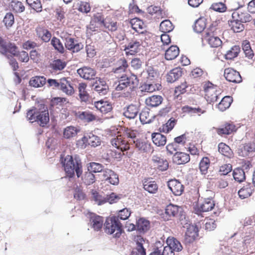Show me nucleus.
Returning <instances> with one entry per match:
<instances>
[{
  "instance_id": "16",
  "label": "nucleus",
  "mask_w": 255,
  "mask_h": 255,
  "mask_svg": "<svg viewBox=\"0 0 255 255\" xmlns=\"http://www.w3.org/2000/svg\"><path fill=\"white\" fill-rule=\"evenodd\" d=\"M136 231L139 234H145L150 228V222L145 218H139L136 222Z\"/></svg>"
},
{
  "instance_id": "38",
  "label": "nucleus",
  "mask_w": 255,
  "mask_h": 255,
  "mask_svg": "<svg viewBox=\"0 0 255 255\" xmlns=\"http://www.w3.org/2000/svg\"><path fill=\"white\" fill-rule=\"evenodd\" d=\"M143 185L144 190L150 193H155L158 190V185L154 181H145Z\"/></svg>"
},
{
  "instance_id": "27",
  "label": "nucleus",
  "mask_w": 255,
  "mask_h": 255,
  "mask_svg": "<svg viewBox=\"0 0 255 255\" xmlns=\"http://www.w3.org/2000/svg\"><path fill=\"white\" fill-rule=\"evenodd\" d=\"M236 126L233 123H227L224 127L217 129V132L219 135H223L230 134L236 130Z\"/></svg>"
},
{
  "instance_id": "51",
  "label": "nucleus",
  "mask_w": 255,
  "mask_h": 255,
  "mask_svg": "<svg viewBox=\"0 0 255 255\" xmlns=\"http://www.w3.org/2000/svg\"><path fill=\"white\" fill-rule=\"evenodd\" d=\"M240 51V47L239 46L235 45L229 50L225 55L226 59H233L238 56Z\"/></svg>"
},
{
  "instance_id": "21",
  "label": "nucleus",
  "mask_w": 255,
  "mask_h": 255,
  "mask_svg": "<svg viewBox=\"0 0 255 255\" xmlns=\"http://www.w3.org/2000/svg\"><path fill=\"white\" fill-rule=\"evenodd\" d=\"M172 160L174 163L178 164H184L188 163L190 160L189 154L183 152H176L173 156Z\"/></svg>"
},
{
  "instance_id": "54",
  "label": "nucleus",
  "mask_w": 255,
  "mask_h": 255,
  "mask_svg": "<svg viewBox=\"0 0 255 255\" xmlns=\"http://www.w3.org/2000/svg\"><path fill=\"white\" fill-rule=\"evenodd\" d=\"M135 241L137 245L136 249L138 252L141 253V255H146V250L143 246V242L145 241L144 238L141 236H137Z\"/></svg>"
},
{
  "instance_id": "60",
  "label": "nucleus",
  "mask_w": 255,
  "mask_h": 255,
  "mask_svg": "<svg viewBox=\"0 0 255 255\" xmlns=\"http://www.w3.org/2000/svg\"><path fill=\"white\" fill-rule=\"evenodd\" d=\"M3 22L6 27H11L14 22V15L11 12H7L4 17Z\"/></svg>"
},
{
  "instance_id": "31",
  "label": "nucleus",
  "mask_w": 255,
  "mask_h": 255,
  "mask_svg": "<svg viewBox=\"0 0 255 255\" xmlns=\"http://www.w3.org/2000/svg\"><path fill=\"white\" fill-rule=\"evenodd\" d=\"M134 143L135 147L140 152H148L151 149V144L147 142L137 139L134 140Z\"/></svg>"
},
{
  "instance_id": "37",
  "label": "nucleus",
  "mask_w": 255,
  "mask_h": 255,
  "mask_svg": "<svg viewBox=\"0 0 255 255\" xmlns=\"http://www.w3.org/2000/svg\"><path fill=\"white\" fill-rule=\"evenodd\" d=\"M46 82V80L44 76H35L30 80L29 84L31 86L38 88L43 86Z\"/></svg>"
},
{
  "instance_id": "35",
  "label": "nucleus",
  "mask_w": 255,
  "mask_h": 255,
  "mask_svg": "<svg viewBox=\"0 0 255 255\" xmlns=\"http://www.w3.org/2000/svg\"><path fill=\"white\" fill-rule=\"evenodd\" d=\"M58 89L62 90L68 95H71L74 93L73 87L68 84V81L65 78L60 80L59 88Z\"/></svg>"
},
{
  "instance_id": "56",
  "label": "nucleus",
  "mask_w": 255,
  "mask_h": 255,
  "mask_svg": "<svg viewBox=\"0 0 255 255\" xmlns=\"http://www.w3.org/2000/svg\"><path fill=\"white\" fill-rule=\"evenodd\" d=\"M208 44L212 47H218L222 44V41L218 36H211L208 39Z\"/></svg>"
},
{
  "instance_id": "20",
  "label": "nucleus",
  "mask_w": 255,
  "mask_h": 255,
  "mask_svg": "<svg viewBox=\"0 0 255 255\" xmlns=\"http://www.w3.org/2000/svg\"><path fill=\"white\" fill-rule=\"evenodd\" d=\"M104 218L95 214H91L90 222L91 226L95 231L100 230L103 225Z\"/></svg>"
},
{
  "instance_id": "26",
  "label": "nucleus",
  "mask_w": 255,
  "mask_h": 255,
  "mask_svg": "<svg viewBox=\"0 0 255 255\" xmlns=\"http://www.w3.org/2000/svg\"><path fill=\"white\" fill-rule=\"evenodd\" d=\"M152 140L157 146H164L166 143V137L160 132H154L151 135Z\"/></svg>"
},
{
  "instance_id": "9",
  "label": "nucleus",
  "mask_w": 255,
  "mask_h": 255,
  "mask_svg": "<svg viewBox=\"0 0 255 255\" xmlns=\"http://www.w3.org/2000/svg\"><path fill=\"white\" fill-rule=\"evenodd\" d=\"M215 205L212 198H206L202 203H198L194 207L195 213L199 214L201 212H208L214 208Z\"/></svg>"
},
{
  "instance_id": "41",
  "label": "nucleus",
  "mask_w": 255,
  "mask_h": 255,
  "mask_svg": "<svg viewBox=\"0 0 255 255\" xmlns=\"http://www.w3.org/2000/svg\"><path fill=\"white\" fill-rule=\"evenodd\" d=\"M67 63L60 59L54 60L52 63L50 64V67L54 71H61L66 66Z\"/></svg>"
},
{
  "instance_id": "29",
  "label": "nucleus",
  "mask_w": 255,
  "mask_h": 255,
  "mask_svg": "<svg viewBox=\"0 0 255 255\" xmlns=\"http://www.w3.org/2000/svg\"><path fill=\"white\" fill-rule=\"evenodd\" d=\"M128 65L127 60L124 58L120 59L117 63V66L113 69V72L115 74H119L126 72Z\"/></svg>"
},
{
  "instance_id": "59",
  "label": "nucleus",
  "mask_w": 255,
  "mask_h": 255,
  "mask_svg": "<svg viewBox=\"0 0 255 255\" xmlns=\"http://www.w3.org/2000/svg\"><path fill=\"white\" fill-rule=\"evenodd\" d=\"M124 134L126 136L130 139L128 141L130 142L132 141L134 143V140H135V139L136 137L137 131L131 128H127L125 130Z\"/></svg>"
},
{
  "instance_id": "34",
  "label": "nucleus",
  "mask_w": 255,
  "mask_h": 255,
  "mask_svg": "<svg viewBox=\"0 0 255 255\" xmlns=\"http://www.w3.org/2000/svg\"><path fill=\"white\" fill-rule=\"evenodd\" d=\"M87 85L84 83H80L78 86L79 96L81 102H87L89 100V95L86 91Z\"/></svg>"
},
{
  "instance_id": "64",
  "label": "nucleus",
  "mask_w": 255,
  "mask_h": 255,
  "mask_svg": "<svg viewBox=\"0 0 255 255\" xmlns=\"http://www.w3.org/2000/svg\"><path fill=\"white\" fill-rule=\"evenodd\" d=\"M78 9L81 12L87 13L90 11L91 6L89 2L81 1Z\"/></svg>"
},
{
  "instance_id": "61",
  "label": "nucleus",
  "mask_w": 255,
  "mask_h": 255,
  "mask_svg": "<svg viewBox=\"0 0 255 255\" xmlns=\"http://www.w3.org/2000/svg\"><path fill=\"white\" fill-rule=\"evenodd\" d=\"M105 198V203L109 202L110 204H113L117 202L121 199V197L115 193L112 192L109 195H106Z\"/></svg>"
},
{
  "instance_id": "7",
  "label": "nucleus",
  "mask_w": 255,
  "mask_h": 255,
  "mask_svg": "<svg viewBox=\"0 0 255 255\" xmlns=\"http://www.w3.org/2000/svg\"><path fill=\"white\" fill-rule=\"evenodd\" d=\"M8 47H9V53L18 57V60L22 62H28L29 57L27 52L25 51H19L18 47L14 43L8 42Z\"/></svg>"
},
{
  "instance_id": "28",
  "label": "nucleus",
  "mask_w": 255,
  "mask_h": 255,
  "mask_svg": "<svg viewBox=\"0 0 255 255\" xmlns=\"http://www.w3.org/2000/svg\"><path fill=\"white\" fill-rule=\"evenodd\" d=\"M163 101V98L159 95H153L148 97L145 100V103L147 106L156 107L160 105Z\"/></svg>"
},
{
  "instance_id": "8",
  "label": "nucleus",
  "mask_w": 255,
  "mask_h": 255,
  "mask_svg": "<svg viewBox=\"0 0 255 255\" xmlns=\"http://www.w3.org/2000/svg\"><path fill=\"white\" fill-rule=\"evenodd\" d=\"M166 243L167 246L164 247L163 255H168L169 254L168 251H175L178 252L182 249L181 243L173 237L167 238L166 240Z\"/></svg>"
},
{
  "instance_id": "1",
  "label": "nucleus",
  "mask_w": 255,
  "mask_h": 255,
  "mask_svg": "<svg viewBox=\"0 0 255 255\" xmlns=\"http://www.w3.org/2000/svg\"><path fill=\"white\" fill-rule=\"evenodd\" d=\"M61 163L67 176L72 178L75 176V172L78 178L82 176L83 172L81 160L79 156L75 155H67L64 159L61 160Z\"/></svg>"
},
{
  "instance_id": "55",
  "label": "nucleus",
  "mask_w": 255,
  "mask_h": 255,
  "mask_svg": "<svg viewBox=\"0 0 255 255\" xmlns=\"http://www.w3.org/2000/svg\"><path fill=\"white\" fill-rule=\"evenodd\" d=\"M26 3L36 12L42 10V4L40 0H26Z\"/></svg>"
},
{
  "instance_id": "47",
  "label": "nucleus",
  "mask_w": 255,
  "mask_h": 255,
  "mask_svg": "<svg viewBox=\"0 0 255 255\" xmlns=\"http://www.w3.org/2000/svg\"><path fill=\"white\" fill-rule=\"evenodd\" d=\"M82 179L86 185H90L95 182V176L92 172L88 170L82 176Z\"/></svg>"
},
{
  "instance_id": "13",
  "label": "nucleus",
  "mask_w": 255,
  "mask_h": 255,
  "mask_svg": "<svg viewBox=\"0 0 255 255\" xmlns=\"http://www.w3.org/2000/svg\"><path fill=\"white\" fill-rule=\"evenodd\" d=\"M224 77L227 81L230 82L239 83L242 81L240 73L232 68L225 69Z\"/></svg>"
},
{
  "instance_id": "48",
  "label": "nucleus",
  "mask_w": 255,
  "mask_h": 255,
  "mask_svg": "<svg viewBox=\"0 0 255 255\" xmlns=\"http://www.w3.org/2000/svg\"><path fill=\"white\" fill-rule=\"evenodd\" d=\"M218 151L220 153L227 157H231L233 154L230 147L223 142H221L219 144Z\"/></svg>"
},
{
  "instance_id": "2",
  "label": "nucleus",
  "mask_w": 255,
  "mask_h": 255,
  "mask_svg": "<svg viewBox=\"0 0 255 255\" xmlns=\"http://www.w3.org/2000/svg\"><path fill=\"white\" fill-rule=\"evenodd\" d=\"M39 109L33 107L27 112V119L31 123L37 122L40 126L44 127L49 122V115L47 107L43 104Z\"/></svg>"
},
{
  "instance_id": "63",
  "label": "nucleus",
  "mask_w": 255,
  "mask_h": 255,
  "mask_svg": "<svg viewBox=\"0 0 255 255\" xmlns=\"http://www.w3.org/2000/svg\"><path fill=\"white\" fill-rule=\"evenodd\" d=\"M175 122L176 120L175 119L170 118L165 125L163 126L162 128L163 131L168 133L171 131L174 128L175 125Z\"/></svg>"
},
{
  "instance_id": "14",
  "label": "nucleus",
  "mask_w": 255,
  "mask_h": 255,
  "mask_svg": "<svg viewBox=\"0 0 255 255\" xmlns=\"http://www.w3.org/2000/svg\"><path fill=\"white\" fill-rule=\"evenodd\" d=\"M103 176L105 182L109 183L113 185H117L119 183L118 174L112 169L106 168L104 170Z\"/></svg>"
},
{
  "instance_id": "45",
  "label": "nucleus",
  "mask_w": 255,
  "mask_h": 255,
  "mask_svg": "<svg viewBox=\"0 0 255 255\" xmlns=\"http://www.w3.org/2000/svg\"><path fill=\"white\" fill-rule=\"evenodd\" d=\"M206 25L205 19L199 18L194 23V30L197 33H201L205 29Z\"/></svg>"
},
{
  "instance_id": "50",
  "label": "nucleus",
  "mask_w": 255,
  "mask_h": 255,
  "mask_svg": "<svg viewBox=\"0 0 255 255\" xmlns=\"http://www.w3.org/2000/svg\"><path fill=\"white\" fill-rule=\"evenodd\" d=\"M210 163V159L207 157H203L199 163V169L202 174H206Z\"/></svg>"
},
{
  "instance_id": "33",
  "label": "nucleus",
  "mask_w": 255,
  "mask_h": 255,
  "mask_svg": "<svg viewBox=\"0 0 255 255\" xmlns=\"http://www.w3.org/2000/svg\"><path fill=\"white\" fill-rule=\"evenodd\" d=\"M130 24L131 28L136 32L142 34L143 31H139L138 29H143L144 28V23L142 20L137 17L132 18L130 20Z\"/></svg>"
},
{
  "instance_id": "22",
  "label": "nucleus",
  "mask_w": 255,
  "mask_h": 255,
  "mask_svg": "<svg viewBox=\"0 0 255 255\" xmlns=\"http://www.w3.org/2000/svg\"><path fill=\"white\" fill-rule=\"evenodd\" d=\"M183 74L182 69L180 67L174 68L166 75V80L168 83H173L177 80Z\"/></svg>"
},
{
  "instance_id": "52",
  "label": "nucleus",
  "mask_w": 255,
  "mask_h": 255,
  "mask_svg": "<svg viewBox=\"0 0 255 255\" xmlns=\"http://www.w3.org/2000/svg\"><path fill=\"white\" fill-rule=\"evenodd\" d=\"M89 145L91 146L96 147L101 144L100 137L94 134L92 132L88 133Z\"/></svg>"
},
{
  "instance_id": "3",
  "label": "nucleus",
  "mask_w": 255,
  "mask_h": 255,
  "mask_svg": "<svg viewBox=\"0 0 255 255\" xmlns=\"http://www.w3.org/2000/svg\"><path fill=\"white\" fill-rule=\"evenodd\" d=\"M105 232L113 235V237L119 238L123 232V226L118 217L113 216L106 219L104 224Z\"/></svg>"
},
{
  "instance_id": "25",
  "label": "nucleus",
  "mask_w": 255,
  "mask_h": 255,
  "mask_svg": "<svg viewBox=\"0 0 255 255\" xmlns=\"http://www.w3.org/2000/svg\"><path fill=\"white\" fill-rule=\"evenodd\" d=\"M141 43L138 41L132 40L127 45H125V50L127 55H133L137 52V49L140 46Z\"/></svg>"
},
{
  "instance_id": "12",
  "label": "nucleus",
  "mask_w": 255,
  "mask_h": 255,
  "mask_svg": "<svg viewBox=\"0 0 255 255\" xmlns=\"http://www.w3.org/2000/svg\"><path fill=\"white\" fill-rule=\"evenodd\" d=\"M65 48L73 53L78 52L83 48V45L75 38L68 36L65 38Z\"/></svg>"
},
{
  "instance_id": "4",
  "label": "nucleus",
  "mask_w": 255,
  "mask_h": 255,
  "mask_svg": "<svg viewBox=\"0 0 255 255\" xmlns=\"http://www.w3.org/2000/svg\"><path fill=\"white\" fill-rule=\"evenodd\" d=\"M118 82L119 84L116 86V90L122 91L128 87H129L130 89L136 87L138 85V79L137 76L133 74H132L129 77L124 74L120 77Z\"/></svg>"
},
{
  "instance_id": "43",
  "label": "nucleus",
  "mask_w": 255,
  "mask_h": 255,
  "mask_svg": "<svg viewBox=\"0 0 255 255\" xmlns=\"http://www.w3.org/2000/svg\"><path fill=\"white\" fill-rule=\"evenodd\" d=\"M233 175L234 179L241 183L246 179L245 173L244 170L241 168H237L233 171Z\"/></svg>"
},
{
  "instance_id": "30",
  "label": "nucleus",
  "mask_w": 255,
  "mask_h": 255,
  "mask_svg": "<svg viewBox=\"0 0 255 255\" xmlns=\"http://www.w3.org/2000/svg\"><path fill=\"white\" fill-rule=\"evenodd\" d=\"M179 49L176 45H172L165 51V58L167 60H172L179 55Z\"/></svg>"
},
{
  "instance_id": "44",
  "label": "nucleus",
  "mask_w": 255,
  "mask_h": 255,
  "mask_svg": "<svg viewBox=\"0 0 255 255\" xmlns=\"http://www.w3.org/2000/svg\"><path fill=\"white\" fill-rule=\"evenodd\" d=\"M79 130L73 126L66 127L63 131V135L65 138L69 139L75 136Z\"/></svg>"
},
{
  "instance_id": "49",
  "label": "nucleus",
  "mask_w": 255,
  "mask_h": 255,
  "mask_svg": "<svg viewBox=\"0 0 255 255\" xmlns=\"http://www.w3.org/2000/svg\"><path fill=\"white\" fill-rule=\"evenodd\" d=\"M91 194L92 200L98 205H101L105 203V196L100 195L96 190H92Z\"/></svg>"
},
{
  "instance_id": "11",
  "label": "nucleus",
  "mask_w": 255,
  "mask_h": 255,
  "mask_svg": "<svg viewBox=\"0 0 255 255\" xmlns=\"http://www.w3.org/2000/svg\"><path fill=\"white\" fill-rule=\"evenodd\" d=\"M198 228L196 225H190L187 228L184 236V242L186 245H190L192 243L198 236Z\"/></svg>"
},
{
  "instance_id": "18",
  "label": "nucleus",
  "mask_w": 255,
  "mask_h": 255,
  "mask_svg": "<svg viewBox=\"0 0 255 255\" xmlns=\"http://www.w3.org/2000/svg\"><path fill=\"white\" fill-rule=\"evenodd\" d=\"M139 106L138 104H130L124 108L123 115L127 118L129 119H134L139 114Z\"/></svg>"
},
{
  "instance_id": "40",
  "label": "nucleus",
  "mask_w": 255,
  "mask_h": 255,
  "mask_svg": "<svg viewBox=\"0 0 255 255\" xmlns=\"http://www.w3.org/2000/svg\"><path fill=\"white\" fill-rule=\"evenodd\" d=\"M232 100L230 96H225L217 105L218 108L220 111L224 112L231 106Z\"/></svg>"
},
{
  "instance_id": "5",
  "label": "nucleus",
  "mask_w": 255,
  "mask_h": 255,
  "mask_svg": "<svg viewBox=\"0 0 255 255\" xmlns=\"http://www.w3.org/2000/svg\"><path fill=\"white\" fill-rule=\"evenodd\" d=\"M7 45V42L0 36V53L9 60V64L12 67L13 70L16 71L19 68L18 64L14 58L15 56L11 54H8L9 47Z\"/></svg>"
},
{
  "instance_id": "19",
  "label": "nucleus",
  "mask_w": 255,
  "mask_h": 255,
  "mask_svg": "<svg viewBox=\"0 0 255 255\" xmlns=\"http://www.w3.org/2000/svg\"><path fill=\"white\" fill-rule=\"evenodd\" d=\"M77 72L80 77L86 80L94 79L96 74V72L94 69L88 66L79 68L77 70Z\"/></svg>"
},
{
  "instance_id": "15",
  "label": "nucleus",
  "mask_w": 255,
  "mask_h": 255,
  "mask_svg": "<svg viewBox=\"0 0 255 255\" xmlns=\"http://www.w3.org/2000/svg\"><path fill=\"white\" fill-rule=\"evenodd\" d=\"M240 8V7H238L233 12L232 14V19L239 20L243 23L251 21L252 19L251 15L247 11H241Z\"/></svg>"
},
{
  "instance_id": "53",
  "label": "nucleus",
  "mask_w": 255,
  "mask_h": 255,
  "mask_svg": "<svg viewBox=\"0 0 255 255\" xmlns=\"http://www.w3.org/2000/svg\"><path fill=\"white\" fill-rule=\"evenodd\" d=\"M250 185V184L248 185L246 187H243L238 191V195L242 199L247 198L252 194V189L248 187Z\"/></svg>"
},
{
  "instance_id": "10",
  "label": "nucleus",
  "mask_w": 255,
  "mask_h": 255,
  "mask_svg": "<svg viewBox=\"0 0 255 255\" xmlns=\"http://www.w3.org/2000/svg\"><path fill=\"white\" fill-rule=\"evenodd\" d=\"M168 188L175 196H180L184 190V185L179 180L170 179L167 182Z\"/></svg>"
},
{
  "instance_id": "17",
  "label": "nucleus",
  "mask_w": 255,
  "mask_h": 255,
  "mask_svg": "<svg viewBox=\"0 0 255 255\" xmlns=\"http://www.w3.org/2000/svg\"><path fill=\"white\" fill-rule=\"evenodd\" d=\"M237 151L239 156H247L250 153L255 152V143L249 142L245 144H242L239 146Z\"/></svg>"
},
{
  "instance_id": "58",
  "label": "nucleus",
  "mask_w": 255,
  "mask_h": 255,
  "mask_svg": "<svg viewBox=\"0 0 255 255\" xmlns=\"http://www.w3.org/2000/svg\"><path fill=\"white\" fill-rule=\"evenodd\" d=\"M93 18L96 22L104 26L106 28H109V25H107V22L105 21L104 16L102 13H97L94 14Z\"/></svg>"
},
{
  "instance_id": "6",
  "label": "nucleus",
  "mask_w": 255,
  "mask_h": 255,
  "mask_svg": "<svg viewBox=\"0 0 255 255\" xmlns=\"http://www.w3.org/2000/svg\"><path fill=\"white\" fill-rule=\"evenodd\" d=\"M178 214L180 216V220L185 218V215L183 214L182 208L181 207L170 204L166 206L165 209V215L163 216V218L165 221H168L171 217H175Z\"/></svg>"
},
{
  "instance_id": "46",
  "label": "nucleus",
  "mask_w": 255,
  "mask_h": 255,
  "mask_svg": "<svg viewBox=\"0 0 255 255\" xmlns=\"http://www.w3.org/2000/svg\"><path fill=\"white\" fill-rule=\"evenodd\" d=\"M160 30L163 33H168L171 31L173 28L172 22L168 19L162 21L160 24Z\"/></svg>"
},
{
  "instance_id": "32",
  "label": "nucleus",
  "mask_w": 255,
  "mask_h": 255,
  "mask_svg": "<svg viewBox=\"0 0 255 255\" xmlns=\"http://www.w3.org/2000/svg\"><path fill=\"white\" fill-rule=\"evenodd\" d=\"M77 117L84 122L90 123L96 120V116L89 111L79 112Z\"/></svg>"
},
{
  "instance_id": "39",
  "label": "nucleus",
  "mask_w": 255,
  "mask_h": 255,
  "mask_svg": "<svg viewBox=\"0 0 255 255\" xmlns=\"http://www.w3.org/2000/svg\"><path fill=\"white\" fill-rule=\"evenodd\" d=\"M51 44L59 53L63 54L65 52L64 47L59 38L55 36L53 37L51 40Z\"/></svg>"
},
{
  "instance_id": "62",
  "label": "nucleus",
  "mask_w": 255,
  "mask_h": 255,
  "mask_svg": "<svg viewBox=\"0 0 255 255\" xmlns=\"http://www.w3.org/2000/svg\"><path fill=\"white\" fill-rule=\"evenodd\" d=\"M11 5L13 10L16 12H23L25 9L24 6L23 5L22 3L19 1H12Z\"/></svg>"
},
{
  "instance_id": "24",
  "label": "nucleus",
  "mask_w": 255,
  "mask_h": 255,
  "mask_svg": "<svg viewBox=\"0 0 255 255\" xmlns=\"http://www.w3.org/2000/svg\"><path fill=\"white\" fill-rule=\"evenodd\" d=\"M152 160L157 168L161 171H166L168 168V162L166 159L157 155H153Z\"/></svg>"
},
{
  "instance_id": "23",
  "label": "nucleus",
  "mask_w": 255,
  "mask_h": 255,
  "mask_svg": "<svg viewBox=\"0 0 255 255\" xmlns=\"http://www.w3.org/2000/svg\"><path fill=\"white\" fill-rule=\"evenodd\" d=\"M182 111L183 113L189 115L190 116L198 115L200 116L201 114H205L206 112L205 110H203L199 107H192L189 106H185L182 108Z\"/></svg>"
},
{
  "instance_id": "36",
  "label": "nucleus",
  "mask_w": 255,
  "mask_h": 255,
  "mask_svg": "<svg viewBox=\"0 0 255 255\" xmlns=\"http://www.w3.org/2000/svg\"><path fill=\"white\" fill-rule=\"evenodd\" d=\"M229 25L231 29L235 32H240L244 30L245 26L243 22H240L239 20L232 19L228 21Z\"/></svg>"
},
{
  "instance_id": "57",
  "label": "nucleus",
  "mask_w": 255,
  "mask_h": 255,
  "mask_svg": "<svg viewBox=\"0 0 255 255\" xmlns=\"http://www.w3.org/2000/svg\"><path fill=\"white\" fill-rule=\"evenodd\" d=\"M210 8L217 12H224L226 11L227 7L225 4L223 2H219L213 3L211 6Z\"/></svg>"
},
{
  "instance_id": "42",
  "label": "nucleus",
  "mask_w": 255,
  "mask_h": 255,
  "mask_svg": "<svg viewBox=\"0 0 255 255\" xmlns=\"http://www.w3.org/2000/svg\"><path fill=\"white\" fill-rule=\"evenodd\" d=\"M87 169L88 171H90L92 173H98L102 171L104 172V170L105 169L102 164L94 162L88 163Z\"/></svg>"
}]
</instances>
